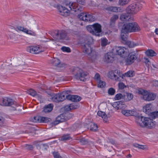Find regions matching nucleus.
I'll return each instance as SVG.
<instances>
[{
  "label": "nucleus",
  "mask_w": 158,
  "mask_h": 158,
  "mask_svg": "<svg viewBox=\"0 0 158 158\" xmlns=\"http://www.w3.org/2000/svg\"><path fill=\"white\" fill-rule=\"evenodd\" d=\"M121 113L127 116H135L136 122L141 127L151 129L154 127L155 124L153 122L152 120L149 118L138 115L135 110H122L121 111Z\"/></svg>",
  "instance_id": "f257e3e1"
},
{
  "label": "nucleus",
  "mask_w": 158,
  "mask_h": 158,
  "mask_svg": "<svg viewBox=\"0 0 158 158\" xmlns=\"http://www.w3.org/2000/svg\"><path fill=\"white\" fill-rule=\"evenodd\" d=\"M111 73L112 79L117 81H119L121 80L120 79V77L123 78V77H131L134 76L135 75L134 71L131 70H130L124 74H122L121 73H120L119 70H115Z\"/></svg>",
  "instance_id": "f03ea898"
},
{
  "label": "nucleus",
  "mask_w": 158,
  "mask_h": 158,
  "mask_svg": "<svg viewBox=\"0 0 158 158\" xmlns=\"http://www.w3.org/2000/svg\"><path fill=\"white\" fill-rule=\"evenodd\" d=\"M139 30V26L136 23H126L122 26L121 31L129 33L137 31Z\"/></svg>",
  "instance_id": "7ed1b4c3"
},
{
  "label": "nucleus",
  "mask_w": 158,
  "mask_h": 158,
  "mask_svg": "<svg viewBox=\"0 0 158 158\" xmlns=\"http://www.w3.org/2000/svg\"><path fill=\"white\" fill-rule=\"evenodd\" d=\"M144 3V2L142 1L133 3L127 7L126 11L129 14H135L141 9L143 4Z\"/></svg>",
  "instance_id": "20e7f679"
},
{
  "label": "nucleus",
  "mask_w": 158,
  "mask_h": 158,
  "mask_svg": "<svg viewBox=\"0 0 158 158\" xmlns=\"http://www.w3.org/2000/svg\"><path fill=\"white\" fill-rule=\"evenodd\" d=\"M87 31L93 35L100 36L102 32V26L97 23L92 25H89L86 27Z\"/></svg>",
  "instance_id": "39448f33"
},
{
  "label": "nucleus",
  "mask_w": 158,
  "mask_h": 158,
  "mask_svg": "<svg viewBox=\"0 0 158 158\" xmlns=\"http://www.w3.org/2000/svg\"><path fill=\"white\" fill-rule=\"evenodd\" d=\"M68 91H64L61 93L55 94L53 93H50L48 94V97H50V99L54 102H62L65 99V94Z\"/></svg>",
  "instance_id": "423d86ee"
},
{
  "label": "nucleus",
  "mask_w": 158,
  "mask_h": 158,
  "mask_svg": "<svg viewBox=\"0 0 158 158\" xmlns=\"http://www.w3.org/2000/svg\"><path fill=\"white\" fill-rule=\"evenodd\" d=\"M89 38L87 39L85 42L81 44V49L82 52L85 55L88 56L93 51L92 48L91 47V42Z\"/></svg>",
  "instance_id": "0eeeda50"
},
{
  "label": "nucleus",
  "mask_w": 158,
  "mask_h": 158,
  "mask_svg": "<svg viewBox=\"0 0 158 158\" xmlns=\"http://www.w3.org/2000/svg\"><path fill=\"white\" fill-rule=\"evenodd\" d=\"M0 104L4 106H11L12 107V110H16V103L12 99L7 97H4L0 99Z\"/></svg>",
  "instance_id": "6e6552de"
},
{
  "label": "nucleus",
  "mask_w": 158,
  "mask_h": 158,
  "mask_svg": "<svg viewBox=\"0 0 158 158\" xmlns=\"http://www.w3.org/2000/svg\"><path fill=\"white\" fill-rule=\"evenodd\" d=\"M67 35V32L64 30L56 31L53 34V37L56 41H59L60 40L64 39Z\"/></svg>",
  "instance_id": "1a4fd4ad"
},
{
  "label": "nucleus",
  "mask_w": 158,
  "mask_h": 158,
  "mask_svg": "<svg viewBox=\"0 0 158 158\" xmlns=\"http://www.w3.org/2000/svg\"><path fill=\"white\" fill-rule=\"evenodd\" d=\"M152 105L151 104H147L143 109L144 112L148 114H150L151 117L153 119L158 117V111L151 112Z\"/></svg>",
  "instance_id": "9d476101"
},
{
  "label": "nucleus",
  "mask_w": 158,
  "mask_h": 158,
  "mask_svg": "<svg viewBox=\"0 0 158 158\" xmlns=\"http://www.w3.org/2000/svg\"><path fill=\"white\" fill-rule=\"evenodd\" d=\"M76 70L77 72L74 75V77L78 80H80L82 81H85L86 79L85 77L87 75V73L83 72L81 69L78 68Z\"/></svg>",
  "instance_id": "9b49d317"
},
{
  "label": "nucleus",
  "mask_w": 158,
  "mask_h": 158,
  "mask_svg": "<svg viewBox=\"0 0 158 158\" xmlns=\"http://www.w3.org/2000/svg\"><path fill=\"white\" fill-rule=\"evenodd\" d=\"M137 58V56L135 52L130 53L125 60L126 64L128 65H131L134 62Z\"/></svg>",
  "instance_id": "f8f14e48"
},
{
  "label": "nucleus",
  "mask_w": 158,
  "mask_h": 158,
  "mask_svg": "<svg viewBox=\"0 0 158 158\" xmlns=\"http://www.w3.org/2000/svg\"><path fill=\"white\" fill-rule=\"evenodd\" d=\"M115 53L122 57L126 56L128 52V50L125 48L118 47L116 48Z\"/></svg>",
  "instance_id": "ddd939ff"
},
{
  "label": "nucleus",
  "mask_w": 158,
  "mask_h": 158,
  "mask_svg": "<svg viewBox=\"0 0 158 158\" xmlns=\"http://www.w3.org/2000/svg\"><path fill=\"white\" fill-rule=\"evenodd\" d=\"M15 66L18 67V69L20 71H24L28 66L23 62L21 59L16 60L15 63Z\"/></svg>",
  "instance_id": "4468645a"
},
{
  "label": "nucleus",
  "mask_w": 158,
  "mask_h": 158,
  "mask_svg": "<svg viewBox=\"0 0 158 158\" xmlns=\"http://www.w3.org/2000/svg\"><path fill=\"white\" fill-rule=\"evenodd\" d=\"M58 11L60 14L63 16L67 17L69 16L70 12L67 8L62 6H59L57 7Z\"/></svg>",
  "instance_id": "2eb2a0df"
},
{
  "label": "nucleus",
  "mask_w": 158,
  "mask_h": 158,
  "mask_svg": "<svg viewBox=\"0 0 158 158\" xmlns=\"http://www.w3.org/2000/svg\"><path fill=\"white\" fill-rule=\"evenodd\" d=\"M68 100L73 102H79L81 99V97L77 95H67L65 94V98Z\"/></svg>",
  "instance_id": "dca6fc26"
},
{
  "label": "nucleus",
  "mask_w": 158,
  "mask_h": 158,
  "mask_svg": "<svg viewBox=\"0 0 158 158\" xmlns=\"http://www.w3.org/2000/svg\"><path fill=\"white\" fill-rule=\"evenodd\" d=\"M68 6L71 10L74 11L75 12H80L82 8L76 3L70 2Z\"/></svg>",
  "instance_id": "f3484780"
},
{
  "label": "nucleus",
  "mask_w": 158,
  "mask_h": 158,
  "mask_svg": "<svg viewBox=\"0 0 158 158\" xmlns=\"http://www.w3.org/2000/svg\"><path fill=\"white\" fill-rule=\"evenodd\" d=\"M105 9L108 12H111L116 13L122 12V9L120 7H117L116 6H110L105 8Z\"/></svg>",
  "instance_id": "a211bd4d"
},
{
  "label": "nucleus",
  "mask_w": 158,
  "mask_h": 158,
  "mask_svg": "<svg viewBox=\"0 0 158 158\" xmlns=\"http://www.w3.org/2000/svg\"><path fill=\"white\" fill-rule=\"evenodd\" d=\"M129 13L123 14L121 15L120 19L121 20L123 21H133V19L131 18L129 15Z\"/></svg>",
  "instance_id": "6ab92c4d"
},
{
  "label": "nucleus",
  "mask_w": 158,
  "mask_h": 158,
  "mask_svg": "<svg viewBox=\"0 0 158 158\" xmlns=\"http://www.w3.org/2000/svg\"><path fill=\"white\" fill-rule=\"evenodd\" d=\"M114 55L112 52H108L105 55V61L107 63L112 62L114 60Z\"/></svg>",
  "instance_id": "aec40b11"
},
{
  "label": "nucleus",
  "mask_w": 158,
  "mask_h": 158,
  "mask_svg": "<svg viewBox=\"0 0 158 158\" xmlns=\"http://www.w3.org/2000/svg\"><path fill=\"white\" fill-rule=\"evenodd\" d=\"M60 61L59 59L56 58H53L49 61V63L53 66L61 67L60 65Z\"/></svg>",
  "instance_id": "412c9836"
},
{
  "label": "nucleus",
  "mask_w": 158,
  "mask_h": 158,
  "mask_svg": "<svg viewBox=\"0 0 158 158\" xmlns=\"http://www.w3.org/2000/svg\"><path fill=\"white\" fill-rule=\"evenodd\" d=\"M88 56L89 60H91L92 62H93L98 58L99 55L97 52L93 50L92 52L90 53V54L88 55Z\"/></svg>",
  "instance_id": "4be33fe9"
},
{
  "label": "nucleus",
  "mask_w": 158,
  "mask_h": 158,
  "mask_svg": "<svg viewBox=\"0 0 158 158\" xmlns=\"http://www.w3.org/2000/svg\"><path fill=\"white\" fill-rule=\"evenodd\" d=\"M62 114H60L56 118V119L52 123V124L56 125L60 123L63 122L64 121V119Z\"/></svg>",
  "instance_id": "5701e85b"
},
{
  "label": "nucleus",
  "mask_w": 158,
  "mask_h": 158,
  "mask_svg": "<svg viewBox=\"0 0 158 158\" xmlns=\"http://www.w3.org/2000/svg\"><path fill=\"white\" fill-rule=\"evenodd\" d=\"M86 16L85 21L86 22H93L95 20V18L92 14L89 13H86Z\"/></svg>",
  "instance_id": "b1692460"
},
{
  "label": "nucleus",
  "mask_w": 158,
  "mask_h": 158,
  "mask_svg": "<svg viewBox=\"0 0 158 158\" xmlns=\"http://www.w3.org/2000/svg\"><path fill=\"white\" fill-rule=\"evenodd\" d=\"M53 108V106L52 104H49L44 107L42 111L46 113H49L52 111Z\"/></svg>",
  "instance_id": "393cba45"
},
{
  "label": "nucleus",
  "mask_w": 158,
  "mask_h": 158,
  "mask_svg": "<svg viewBox=\"0 0 158 158\" xmlns=\"http://www.w3.org/2000/svg\"><path fill=\"white\" fill-rule=\"evenodd\" d=\"M71 139L70 134H64L60 137L59 140L60 141H65L70 140Z\"/></svg>",
  "instance_id": "a878e982"
},
{
  "label": "nucleus",
  "mask_w": 158,
  "mask_h": 158,
  "mask_svg": "<svg viewBox=\"0 0 158 158\" xmlns=\"http://www.w3.org/2000/svg\"><path fill=\"white\" fill-rule=\"evenodd\" d=\"M156 97V95L153 93H149L148 94L145 100L150 101L154 100Z\"/></svg>",
  "instance_id": "bb28decb"
},
{
  "label": "nucleus",
  "mask_w": 158,
  "mask_h": 158,
  "mask_svg": "<svg viewBox=\"0 0 158 158\" xmlns=\"http://www.w3.org/2000/svg\"><path fill=\"white\" fill-rule=\"evenodd\" d=\"M145 53L147 56L149 57L155 56L156 55V53L152 49L148 50L145 52Z\"/></svg>",
  "instance_id": "cd10ccee"
},
{
  "label": "nucleus",
  "mask_w": 158,
  "mask_h": 158,
  "mask_svg": "<svg viewBox=\"0 0 158 158\" xmlns=\"http://www.w3.org/2000/svg\"><path fill=\"white\" fill-rule=\"evenodd\" d=\"M97 114L99 116L101 117L103 119L104 121L106 122L107 120V116L106 113L101 111H98V112Z\"/></svg>",
  "instance_id": "c85d7f7f"
},
{
  "label": "nucleus",
  "mask_w": 158,
  "mask_h": 158,
  "mask_svg": "<svg viewBox=\"0 0 158 158\" xmlns=\"http://www.w3.org/2000/svg\"><path fill=\"white\" fill-rule=\"evenodd\" d=\"M35 54H37L44 52V50L41 49V47L40 45H34Z\"/></svg>",
  "instance_id": "c756f323"
},
{
  "label": "nucleus",
  "mask_w": 158,
  "mask_h": 158,
  "mask_svg": "<svg viewBox=\"0 0 158 158\" xmlns=\"http://www.w3.org/2000/svg\"><path fill=\"white\" fill-rule=\"evenodd\" d=\"M128 33L127 32H124L123 31H121V36L122 40L125 42L127 41V34Z\"/></svg>",
  "instance_id": "7c9ffc66"
},
{
  "label": "nucleus",
  "mask_w": 158,
  "mask_h": 158,
  "mask_svg": "<svg viewBox=\"0 0 158 158\" xmlns=\"http://www.w3.org/2000/svg\"><path fill=\"white\" fill-rule=\"evenodd\" d=\"M40 123H48L51 121L50 118L40 116Z\"/></svg>",
  "instance_id": "2f4dec72"
},
{
  "label": "nucleus",
  "mask_w": 158,
  "mask_h": 158,
  "mask_svg": "<svg viewBox=\"0 0 158 158\" xmlns=\"http://www.w3.org/2000/svg\"><path fill=\"white\" fill-rule=\"evenodd\" d=\"M79 107V106L78 104L74 103L71 104L68 106V109L67 110L68 111L71 110L77 109Z\"/></svg>",
  "instance_id": "473e14b6"
},
{
  "label": "nucleus",
  "mask_w": 158,
  "mask_h": 158,
  "mask_svg": "<svg viewBox=\"0 0 158 158\" xmlns=\"http://www.w3.org/2000/svg\"><path fill=\"white\" fill-rule=\"evenodd\" d=\"M138 94L143 95V98L145 100L146 98L148 93L146 91L144 90L143 89L139 90L138 91Z\"/></svg>",
  "instance_id": "72a5a7b5"
},
{
  "label": "nucleus",
  "mask_w": 158,
  "mask_h": 158,
  "mask_svg": "<svg viewBox=\"0 0 158 158\" xmlns=\"http://www.w3.org/2000/svg\"><path fill=\"white\" fill-rule=\"evenodd\" d=\"M79 142L82 145H85L89 144V142L88 139H85V138H82L79 139Z\"/></svg>",
  "instance_id": "f704fd0d"
},
{
  "label": "nucleus",
  "mask_w": 158,
  "mask_h": 158,
  "mask_svg": "<svg viewBox=\"0 0 158 158\" xmlns=\"http://www.w3.org/2000/svg\"><path fill=\"white\" fill-rule=\"evenodd\" d=\"M40 116H35L33 117H31L30 120L31 121L34 123H40Z\"/></svg>",
  "instance_id": "c9c22d12"
},
{
  "label": "nucleus",
  "mask_w": 158,
  "mask_h": 158,
  "mask_svg": "<svg viewBox=\"0 0 158 158\" xmlns=\"http://www.w3.org/2000/svg\"><path fill=\"white\" fill-rule=\"evenodd\" d=\"M35 47L34 46H30L27 47V52L30 53L35 54V52L34 50Z\"/></svg>",
  "instance_id": "e433bc0d"
},
{
  "label": "nucleus",
  "mask_w": 158,
  "mask_h": 158,
  "mask_svg": "<svg viewBox=\"0 0 158 158\" xmlns=\"http://www.w3.org/2000/svg\"><path fill=\"white\" fill-rule=\"evenodd\" d=\"M118 110L119 109H121L123 110L126 106L125 105L124 103L123 102H118Z\"/></svg>",
  "instance_id": "4c0bfd02"
},
{
  "label": "nucleus",
  "mask_w": 158,
  "mask_h": 158,
  "mask_svg": "<svg viewBox=\"0 0 158 158\" xmlns=\"http://www.w3.org/2000/svg\"><path fill=\"white\" fill-rule=\"evenodd\" d=\"M90 126V130L94 131H96L98 130V127L96 124L94 123H92L91 124Z\"/></svg>",
  "instance_id": "58836bf2"
},
{
  "label": "nucleus",
  "mask_w": 158,
  "mask_h": 158,
  "mask_svg": "<svg viewBox=\"0 0 158 158\" xmlns=\"http://www.w3.org/2000/svg\"><path fill=\"white\" fill-rule=\"evenodd\" d=\"M26 28L20 26H17L15 27V29L17 31H22L25 32Z\"/></svg>",
  "instance_id": "ea45409f"
},
{
  "label": "nucleus",
  "mask_w": 158,
  "mask_h": 158,
  "mask_svg": "<svg viewBox=\"0 0 158 158\" xmlns=\"http://www.w3.org/2000/svg\"><path fill=\"white\" fill-rule=\"evenodd\" d=\"M86 13H81L78 15V18L81 20L85 21Z\"/></svg>",
  "instance_id": "a19ab883"
},
{
  "label": "nucleus",
  "mask_w": 158,
  "mask_h": 158,
  "mask_svg": "<svg viewBox=\"0 0 158 158\" xmlns=\"http://www.w3.org/2000/svg\"><path fill=\"white\" fill-rule=\"evenodd\" d=\"M125 43L130 48H133L136 46V44L134 42L130 41L127 40Z\"/></svg>",
  "instance_id": "79ce46f5"
},
{
  "label": "nucleus",
  "mask_w": 158,
  "mask_h": 158,
  "mask_svg": "<svg viewBox=\"0 0 158 158\" xmlns=\"http://www.w3.org/2000/svg\"><path fill=\"white\" fill-rule=\"evenodd\" d=\"M130 0H119L118 3L119 5L124 6L127 4Z\"/></svg>",
  "instance_id": "37998d69"
},
{
  "label": "nucleus",
  "mask_w": 158,
  "mask_h": 158,
  "mask_svg": "<svg viewBox=\"0 0 158 158\" xmlns=\"http://www.w3.org/2000/svg\"><path fill=\"white\" fill-rule=\"evenodd\" d=\"M27 92L29 94L33 96H35L36 94V92L34 90L32 89H28L27 90Z\"/></svg>",
  "instance_id": "c03bdc74"
},
{
  "label": "nucleus",
  "mask_w": 158,
  "mask_h": 158,
  "mask_svg": "<svg viewBox=\"0 0 158 158\" xmlns=\"http://www.w3.org/2000/svg\"><path fill=\"white\" fill-rule=\"evenodd\" d=\"M115 92V90L113 88H109L108 90V94L110 95H113L114 94Z\"/></svg>",
  "instance_id": "a18cd8bd"
},
{
  "label": "nucleus",
  "mask_w": 158,
  "mask_h": 158,
  "mask_svg": "<svg viewBox=\"0 0 158 158\" xmlns=\"http://www.w3.org/2000/svg\"><path fill=\"white\" fill-rule=\"evenodd\" d=\"M135 148H138L139 149H142L144 150L146 148L145 146L143 145H139L138 143H135L133 144Z\"/></svg>",
  "instance_id": "49530a36"
},
{
  "label": "nucleus",
  "mask_w": 158,
  "mask_h": 158,
  "mask_svg": "<svg viewBox=\"0 0 158 158\" xmlns=\"http://www.w3.org/2000/svg\"><path fill=\"white\" fill-rule=\"evenodd\" d=\"M98 87L100 88H103L106 85V83L103 81H99L98 82Z\"/></svg>",
  "instance_id": "de8ad7c7"
},
{
  "label": "nucleus",
  "mask_w": 158,
  "mask_h": 158,
  "mask_svg": "<svg viewBox=\"0 0 158 158\" xmlns=\"http://www.w3.org/2000/svg\"><path fill=\"white\" fill-rule=\"evenodd\" d=\"M108 41L106 38H104L102 40L101 42V45L102 47H105L107 44Z\"/></svg>",
  "instance_id": "09e8293b"
},
{
  "label": "nucleus",
  "mask_w": 158,
  "mask_h": 158,
  "mask_svg": "<svg viewBox=\"0 0 158 158\" xmlns=\"http://www.w3.org/2000/svg\"><path fill=\"white\" fill-rule=\"evenodd\" d=\"M24 32L27 33V34L31 35H34V36H36V34L35 32H34L31 30H29L27 28L26 29V30H25V31Z\"/></svg>",
  "instance_id": "8fccbe9b"
},
{
  "label": "nucleus",
  "mask_w": 158,
  "mask_h": 158,
  "mask_svg": "<svg viewBox=\"0 0 158 158\" xmlns=\"http://www.w3.org/2000/svg\"><path fill=\"white\" fill-rule=\"evenodd\" d=\"M123 95L122 94L119 93L117 94L115 96L114 99L115 100H119L123 98Z\"/></svg>",
  "instance_id": "3c124183"
},
{
  "label": "nucleus",
  "mask_w": 158,
  "mask_h": 158,
  "mask_svg": "<svg viewBox=\"0 0 158 158\" xmlns=\"http://www.w3.org/2000/svg\"><path fill=\"white\" fill-rule=\"evenodd\" d=\"M52 154L54 158H63L57 152H53Z\"/></svg>",
  "instance_id": "603ef678"
},
{
  "label": "nucleus",
  "mask_w": 158,
  "mask_h": 158,
  "mask_svg": "<svg viewBox=\"0 0 158 158\" xmlns=\"http://www.w3.org/2000/svg\"><path fill=\"white\" fill-rule=\"evenodd\" d=\"M118 18V16L117 15H114L110 19V21L115 23L116 21Z\"/></svg>",
  "instance_id": "864d4df0"
},
{
  "label": "nucleus",
  "mask_w": 158,
  "mask_h": 158,
  "mask_svg": "<svg viewBox=\"0 0 158 158\" xmlns=\"http://www.w3.org/2000/svg\"><path fill=\"white\" fill-rule=\"evenodd\" d=\"M61 49L64 52H71L70 48L69 47H63L61 48Z\"/></svg>",
  "instance_id": "5fc2aeb1"
},
{
  "label": "nucleus",
  "mask_w": 158,
  "mask_h": 158,
  "mask_svg": "<svg viewBox=\"0 0 158 158\" xmlns=\"http://www.w3.org/2000/svg\"><path fill=\"white\" fill-rule=\"evenodd\" d=\"M126 94L127 95L128 101H130L133 99V96L132 94L127 93H126Z\"/></svg>",
  "instance_id": "6e6d98bb"
},
{
  "label": "nucleus",
  "mask_w": 158,
  "mask_h": 158,
  "mask_svg": "<svg viewBox=\"0 0 158 158\" xmlns=\"http://www.w3.org/2000/svg\"><path fill=\"white\" fill-rule=\"evenodd\" d=\"M94 78L95 80L97 81V82H98L99 81H101L100 76L98 73H97L95 74L94 77Z\"/></svg>",
  "instance_id": "4d7b16f0"
},
{
  "label": "nucleus",
  "mask_w": 158,
  "mask_h": 158,
  "mask_svg": "<svg viewBox=\"0 0 158 158\" xmlns=\"http://www.w3.org/2000/svg\"><path fill=\"white\" fill-rule=\"evenodd\" d=\"M118 87L119 89H123L124 88L126 87V86L123 82H119L118 84Z\"/></svg>",
  "instance_id": "13d9d810"
},
{
  "label": "nucleus",
  "mask_w": 158,
  "mask_h": 158,
  "mask_svg": "<svg viewBox=\"0 0 158 158\" xmlns=\"http://www.w3.org/2000/svg\"><path fill=\"white\" fill-rule=\"evenodd\" d=\"M78 124H73L70 127L71 130L73 131H74L76 130L77 128V126Z\"/></svg>",
  "instance_id": "bf43d9fd"
},
{
  "label": "nucleus",
  "mask_w": 158,
  "mask_h": 158,
  "mask_svg": "<svg viewBox=\"0 0 158 158\" xmlns=\"http://www.w3.org/2000/svg\"><path fill=\"white\" fill-rule=\"evenodd\" d=\"M25 147L28 150H32L33 148V147L32 145L26 144L25 145Z\"/></svg>",
  "instance_id": "052dcab7"
},
{
  "label": "nucleus",
  "mask_w": 158,
  "mask_h": 158,
  "mask_svg": "<svg viewBox=\"0 0 158 158\" xmlns=\"http://www.w3.org/2000/svg\"><path fill=\"white\" fill-rule=\"evenodd\" d=\"M5 119L4 118L0 115V126H3L4 123Z\"/></svg>",
  "instance_id": "680f3d73"
},
{
  "label": "nucleus",
  "mask_w": 158,
  "mask_h": 158,
  "mask_svg": "<svg viewBox=\"0 0 158 158\" xmlns=\"http://www.w3.org/2000/svg\"><path fill=\"white\" fill-rule=\"evenodd\" d=\"M66 116L68 119H70L73 116V114L70 113H67L66 114Z\"/></svg>",
  "instance_id": "e2e57ef3"
},
{
  "label": "nucleus",
  "mask_w": 158,
  "mask_h": 158,
  "mask_svg": "<svg viewBox=\"0 0 158 158\" xmlns=\"http://www.w3.org/2000/svg\"><path fill=\"white\" fill-rule=\"evenodd\" d=\"M115 23L110 21V28H114L115 26Z\"/></svg>",
  "instance_id": "0e129e2a"
},
{
  "label": "nucleus",
  "mask_w": 158,
  "mask_h": 158,
  "mask_svg": "<svg viewBox=\"0 0 158 158\" xmlns=\"http://www.w3.org/2000/svg\"><path fill=\"white\" fill-rule=\"evenodd\" d=\"M118 102H114L112 105L113 107L115 108L116 109L118 110Z\"/></svg>",
  "instance_id": "69168bd1"
},
{
  "label": "nucleus",
  "mask_w": 158,
  "mask_h": 158,
  "mask_svg": "<svg viewBox=\"0 0 158 158\" xmlns=\"http://www.w3.org/2000/svg\"><path fill=\"white\" fill-rule=\"evenodd\" d=\"M77 3L79 4L83 5L85 3L84 0H76Z\"/></svg>",
  "instance_id": "338daca9"
},
{
  "label": "nucleus",
  "mask_w": 158,
  "mask_h": 158,
  "mask_svg": "<svg viewBox=\"0 0 158 158\" xmlns=\"http://www.w3.org/2000/svg\"><path fill=\"white\" fill-rule=\"evenodd\" d=\"M35 96H36L37 97L39 100H41L42 99V96L40 94H36V95Z\"/></svg>",
  "instance_id": "774afa93"
}]
</instances>
